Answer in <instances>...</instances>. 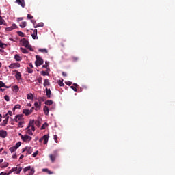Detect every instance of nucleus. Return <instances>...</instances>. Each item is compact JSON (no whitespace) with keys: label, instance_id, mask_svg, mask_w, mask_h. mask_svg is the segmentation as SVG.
Here are the masks:
<instances>
[{"label":"nucleus","instance_id":"obj_1","mask_svg":"<svg viewBox=\"0 0 175 175\" xmlns=\"http://www.w3.org/2000/svg\"><path fill=\"white\" fill-rule=\"evenodd\" d=\"M36 62L35 65L36 66L38 67L40 66V65H43V63L44 62L43 61V59L40 55H36Z\"/></svg>","mask_w":175,"mask_h":175},{"label":"nucleus","instance_id":"obj_2","mask_svg":"<svg viewBox=\"0 0 175 175\" xmlns=\"http://www.w3.org/2000/svg\"><path fill=\"white\" fill-rule=\"evenodd\" d=\"M24 115L23 114H18L15 116V118H14V121H16V122H21V121H24Z\"/></svg>","mask_w":175,"mask_h":175},{"label":"nucleus","instance_id":"obj_3","mask_svg":"<svg viewBox=\"0 0 175 175\" xmlns=\"http://www.w3.org/2000/svg\"><path fill=\"white\" fill-rule=\"evenodd\" d=\"M21 139L23 140V142H25V143H27L32 140V137L29 136L27 135H21Z\"/></svg>","mask_w":175,"mask_h":175},{"label":"nucleus","instance_id":"obj_4","mask_svg":"<svg viewBox=\"0 0 175 175\" xmlns=\"http://www.w3.org/2000/svg\"><path fill=\"white\" fill-rule=\"evenodd\" d=\"M27 151V155H31V153L33 152V149L31 147L27 146L23 149L22 152H25Z\"/></svg>","mask_w":175,"mask_h":175},{"label":"nucleus","instance_id":"obj_5","mask_svg":"<svg viewBox=\"0 0 175 175\" xmlns=\"http://www.w3.org/2000/svg\"><path fill=\"white\" fill-rule=\"evenodd\" d=\"M35 120H30L29 122L28 126L26 128V129H29V128L31 127V130L33 132H35Z\"/></svg>","mask_w":175,"mask_h":175},{"label":"nucleus","instance_id":"obj_6","mask_svg":"<svg viewBox=\"0 0 175 175\" xmlns=\"http://www.w3.org/2000/svg\"><path fill=\"white\" fill-rule=\"evenodd\" d=\"M8 67L10 69H16V68H20V63H12Z\"/></svg>","mask_w":175,"mask_h":175},{"label":"nucleus","instance_id":"obj_7","mask_svg":"<svg viewBox=\"0 0 175 175\" xmlns=\"http://www.w3.org/2000/svg\"><path fill=\"white\" fill-rule=\"evenodd\" d=\"M8 136V132L5 130H1L0 131V137H2V139H5Z\"/></svg>","mask_w":175,"mask_h":175},{"label":"nucleus","instance_id":"obj_8","mask_svg":"<svg viewBox=\"0 0 175 175\" xmlns=\"http://www.w3.org/2000/svg\"><path fill=\"white\" fill-rule=\"evenodd\" d=\"M16 3H18V5H20L21 8H25V1L24 0H16Z\"/></svg>","mask_w":175,"mask_h":175},{"label":"nucleus","instance_id":"obj_9","mask_svg":"<svg viewBox=\"0 0 175 175\" xmlns=\"http://www.w3.org/2000/svg\"><path fill=\"white\" fill-rule=\"evenodd\" d=\"M16 28H17V25L14 23L11 27H6L5 31H13V29H16Z\"/></svg>","mask_w":175,"mask_h":175},{"label":"nucleus","instance_id":"obj_10","mask_svg":"<svg viewBox=\"0 0 175 175\" xmlns=\"http://www.w3.org/2000/svg\"><path fill=\"white\" fill-rule=\"evenodd\" d=\"M21 42L23 44V46H24V47H27L28 45L29 44V42H28V40H27V39L25 38H23L21 40Z\"/></svg>","mask_w":175,"mask_h":175},{"label":"nucleus","instance_id":"obj_11","mask_svg":"<svg viewBox=\"0 0 175 175\" xmlns=\"http://www.w3.org/2000/svg\"><path fill=\"white\" fill-rule=\"evenodd\" d=\"M33 39H38V29H34L33 33L31 34Z\"/></svg>","mask_w":175,"mask_h":175},{"label":"nucleus","instance_id":"obj_12","mask_svg":"<svg viewBox=\"0 0 175 175\" xmlns=\"http://www.w3.org/2000/svg\"><path fill=\"white\" fill-rule=\"evenodd\" d=\"M23 113L25 116H29L30 114H32V111H29V109H23Z\"/></svg>","mask_w":175,"mask_h":175},{"label":"nucleus","instance_id":"obj_13","mask_svg":"<svg viewBox=\"0 0 175 175\" xmlns=\"http://www.w3.org/2000/svg\"><path fill=\"white\" fill-rule=\"evenodd\" d=\"M49 158L51 162L54 163V161H55V159L57 158V154H50Z\"/></svg>","mask_w":175,"mask_h":175},{"label":"nucleus","instance_id":"obj_14","mask_svg":"<svg viewBox=\"0 0 175 175\" xmlns=\"http://www.w3.org/2000/svg\"><path fill=\"white\" fill-rule=\"evenodd\" d=\"M9 122V116L5 117V119L3 121L2 126H6Z\"/></svg>","mask_w":175,"mask_h":175},{"label":"nucleus","instance_id":"obj_15","mask_svg":"<svg viewBox=\"0 0 175 175\" xmlns=\"http://www.w3.org/2000/svg\"><path fill=\"white\" fill-rule=\"evenodd\" d=\"M42 139L44 140V144H47V143H49V136H47V135H44Z\"/></svg>","mask_w":175,"mask_h":175},{"label":"nucleus","instance_id":"obj_16","mask_svg":"<svg viewBox=\"0 0 175 175\" xmlns=\"http://www.w3.org/2000/svg\"><path fill=\"white\" fill-rule=\"evenodd\" d=\"M16 75L15 77L16 79H17L18 80H21V73L17 70H16Z\"/></svg>","mask_w":175,"mask_h":175},{"label":"nucleus","instance_id":"obj_17","mask_svg":"<svg viewBox=\"0 0 175 175\" xmlns=\"http://www.w3.org/2000/svg\"><path fill=\"white\" fill-rule=\"evenodd\" d=\"M14 59H15V61L20 62V61H21V59H23V57H21L20 56V55L16 54V55H14Z\"/></svg>","mask_w":175,"mask_h":175},{"label":"nucleus","instance_id":"obj_18","mask_svg":"<svg viewBox=\"0 0 175 175\" xmlns=\"http://www.w3.org/2000/svg\"><path fill=\"white\" fill-rule=\"evenodd\" d=\"M43 110H44V115L49 116V107L44 106Z\"/></svg>","mask_w":175,"mask_h":175},{"label":"nucleus","instance_id":"obj_19","mask_svg":"<svg viewBox=\"0 0 175 175\" xmlns=\"http://www.w3.org/2000/svg\"><path fill=\"white\" fill-rule=\"evenodd\" d=\"M45 91H46L47 98H51V90L50 89L46 88Z\"/></svg>","mask_w":175,"mask_h":175},{"label":"nucleus","instance_id":"obj_20","mask_svg":"<svg viewBox=\"0 0 175 175\" xmlns=\"http://www.w3.org/2000/svg\"><path fill=\"white\" fill-rule=\"evenodd\" d=\"M38 51L40 53H45V54H47V53H49V51H47V49L44 48V49H39Z\"/></svg>","mask_w":175,"mask_h":175},{"label":"nucleus","instance_id":"obj_21","mask_svg":"<svg viewBox=\"0 0 175 175\" xmlns=\"http://www.w3.org/2000/svg\"><path fill=\"white\" fill-rule=\"evenodd\" d=\"M49 85H50V81H49V79H44V87H47Z\"/></svg>","mask_w":175,"mask_h":175},{"label":"nucleus","instance_id":"obj_22","mask_svg":"<svg viewBox=\"0 0 175 175\" xmlns=\"http://www.w3.org/2000/svg\"><path fill=\"white\" fill-rule=\"evenodd\" d=\"M19 27H21V28H25L27 27V22H25V21L22 22L19 25Z\"/></svg>","mask_w":175,"mask_h":175},{"label":"nucleus","instance_id":"obj_23","mask_svg":"<svg viewBox=\"0 0 175 175\" xmlns=\"http://www.w3.org/2000/svg\"><path fill=\"white\" fill-rule=\"evenodd\" d=\"M20 50L23 54H28V51L25 48L21 47Z\"/></svg>","mask_w":175,"mask_h":175},{"label":"nucleus","instance_id":"obj_24","mask_svg":"<svg viewBox=\"0 0 175 175\" xmlns=\"http://www.w3.org/2000/svg\"><path fill=\"white\" fill-rule=\"evenodd\" d=\"M58 83V85L60 86V87H64L65 85V84H64V80L62 79V81L61 80H59L57 81Z\"/></svg>","mask_w":175,"mask_h":175},{"label":"nucleus","instance_id":"obj_25","mask_svg":"<svg viewBox=\"0 0 175 175\" xmlns=\"http://www.w3.org/2000/svg\"><path fill=\"white\" fill-rule=\"evenodd\" d=\"M27 99L29 100H32V99H33V94H27Z\"/></svg>","mask_w":175,"mask_h":175},{"label":"nucleus","instance_id":"obj_26","mask_svg":"<svg viewBox=\"0 0 175 175\" xmlns=\"http://www.w3.org/2000/svg\"><path fill=\"white\" fill-rule=\"evenodd\" d=\"M7 46L8 45L6 44L2 43V41L0 40V47L1 49H5V48H6Z\"/></svg>","mask_w":175,"mask_h":175},{"label":"nucleus","instance_id":"obj_27","mask_svg":"<svg viewBox=\"0 0 175 175\" xmlns=\"http://www.w3.org/2000/svg\"><path fill=\"white\" fill-rule=\"evenodd\" d=\"M44 23H38L36 25V26H34V28H39V27H44Z\"/></svg>","mask_w":175,"mask_h":175},{"label":"nucleus","instance_id":"obj_28","mask_svg":"<svg viewBox=\"0 0 175 175\" xmlns=\"http://www.w3.org/2000/svg\"><path fill=\"white\" fill-rule=\"evenodd\" d=\"M48 125L49 124L46 122L44 123L40 128L41 131H43V129H46V127L48 126Z\"/></svg>","mask_w":175,"mask_h":175},{"label":"nucleus","instance_id":"obj_29","mask_svg":"<svg viewBox=\"0 0 175 175\" xmlns=\"http://www.w3.org/2000/svg\"><path fill=\"white\" fill-rule=\"evenodd\" d=\"M34 125H36V126H38V128H39V126H40V125H41L40 121H39V120L35 121Z\"/></svg>","mask_w":175,"mask_h":175},{"label":"nucleus","instance_id":"obj_30","mask_svg":"<svg viewBox=\"0 0 175 175\" xmlns=\"http://www.w3.org/2000/svg\"><path fill=\"white\" fill-rule=\"evenodd\" d=\"M17 149L14 147V146H12L11 148H9V150L10 151V152L13 153L14 152V151H16Z\"/></svg>","mask_w":175,"mask_h":175},{"label":"nucleus","instance_id":"obj_31","mask_svg":"<svg viewBox=\"0 0 175 175\" xmlns=\"http://www.w3.org/2000/svg\"><path fill=\"white\" fill-rule=\"evenodd\" d=\"M45 105H47L48 106H50V105H53V100H46L45 102Z\"/></svg>","mask_w":175,"mask_h":175},{"label":"nucleus","instance_id":"obj_32","mask_svg":"<svg viewBox=\"0 0 175 175\" xmlns=\"http://www.w3.org/2000/svg\"><path fill=\"white\" fill-rule=\"evenodd\" d=\"M8 166H9V163H5L4 164H2L1 167L2 169H5V167H8Z\"/></svg>","mask_w":175,"mask_h":175},{"label":"nucleus","instance_id":"obj_33","mask_svg":"<svg viewBox=\"0 0 175 175\" xmlns=\"http://www.w3.org/2000/svg\"><path fill=\"white\" fill-rule=\"evenodd\" d=\"M5 25V21L3 20V18H2V16H0V25Z\"/></svg>","mask_w":175,"mask_h":175},{"label":"nucleus","instance_id":"obj_34","mask_svg":"<svg viewBox=\"0 0 175 175\" xmlns=\"http://www.w3.org/2000/svg\"><path fill=\"white\" fill-rule=\"evenodd\" d=\"M20 146H21V142H18L16 144V145L14 147L17 150V148H18V147H20Z\"/></svg>","mask_w":175,"mask_h":175},{"label":"nucleus","instance_id":"obj_35","mask_svg":"<svg viewBox=\"0 0 175 175\" xmlns=\"http://www.w3.org/2000/svg\"><path fill=\"white\" fill-rule=\"evenodd\" d=\"M34 106L36 109H39L40 107V103L39 104V103L38 102H35L34 103Z\"/></svg>","mask_w":175,"mask_h":175},{"label":"nucleus","instance_id":"obj_36","mask_svg":"<svg viewBox=\"0 0 175 175\" xmlns=\"http://www.w3.org/2000/svg\"><path fill=\"white\" fill-rule=\"evenodd\" d=\"M28 170H31V166L26 167L23 169L24 173H25L26 172H28Z\"/></svg>","mask_w":175,"mask_h":175},{"label":"nucleus","instance_id":"obj_37","mask_svg":"<svg viewBox=\"0 0 175 175\" xmlns=\"http://www.w3.org/2000/svg\"><path fill=\"white\" fill-rule=\"evenodd\" d=\"M18 122L19 128H23L24 126H23V124H24V120H22L21 122Z\"/></svg>","mask_w":175,"mask_h":175},{"label":"nucleus","instance_id":"obj_38","mask_svg":"<svg viewBox=\"0 0 175 175\" xmlns=\"http://www.w3.org/2000/svg\"><path fill=\"white\" fill-rule=\"evenodd\" d=\"M17 33L18 34V36H21V38H24L25 34L22 31H17Z\"/></svg>","mask_w":175,"mask_h":175},{"label":"nucleus","instance_id":"obj_39","mask_svg":"<svg viewBox=\"0 0 175 175\" xmlns=\"http://www.w3.org/2000/svg\"><path fill=\"white\" fill-rule=\"evenodd\" d=\"M27 135H33V133H32V131H31L29 129H26Z\"/></svg>","mask_w":175,"mask_h":175},{"label":"nucleus","instance_id":"obj_40","mask_svg":"<svg viewBox=\"0 0 175 175\" xmlns=\"http://www.w3.org/2000/svg\"><path fill=\"white\" fill-rule=\"evenodd\" d=\"M21 170H23V168L21 167H19L18 168H17L16 174H20V172H21Z\"/></svg>","mask_w":175,"mask_h":175},{"label":"nucleus","instance_id":"obj_41","mask_svg":"<svg viewBox=\"0 0 175 175\" xmlns=\"http://www.w3.org/2000/svg\"><path fill=\"white\" fill-rule=\"evenodd\" d=\"M12 114H13V112H12V111H8L7 114H5V117H9V116H12Z\"/></svg>","mask_w":175,"mask_h":175},{"label":"nucleus","instance_id":"obj_42","mask_svg":"<svg viewBox=\"0 0 175 175\" xmlns=\"http://www.w3.org/2000/svg\"><path fill=\"white\" fill-rule=\"evenodd\" d=\"M26 49H28L29 50H30V51H33V49H32V46L31 45H27V46H26Z\"/></svg>","mask_w":175,"mask_h":175},{"label":"nucleus","instance_id":"obj_43","mask_svg":"<svg viewBox=\"0 0 175 175\" xmlns=\"http://www.w3.org/2000/svg\"><path fill=\"white\" fill-rule=\"evenodd\" d=\"M41 75H42V76H49V73L46 71H42Z\"/></svg>","mask_w":175,"mask_h":175},{"label":"nucleus","instance_id":"obj_44","mask_svg":"<svg viewBox=\"0 0 175 175\" xmlns=\"http://www.w3.org/2000/svg\"><path fill=\"white\" fill-rule=\"evenodd\" d=\"M4 99H5V100H6V102H9V100H10V98H9V96H8V95L4 96Z\"/></svg>","mask_w":175,"mask_h":175},{"label":"nucleus","instance_id":"obj_45","mask_svg":"<svg viewBox=\"0 0 175 175\" xmlns=\"http://www.w3.org/2000/svg\"><path fill=\"white\" fill-rule=\"evenodd\" d=\"M27 72H29V73H33V70H32V69L30 68L29 67H27Z\"/></svg>","mask_w":175,"mask_h":175},{"label":"nucleus","instance_id":"obj_46","mask_svg":"<svg viewBox=\"0 0 175 175\" xmlns=\"http://www.w3.org/2000/svg\"><path fill=\"white\" fill-rule=\"evenodd\" d=\"M39 154V151H36L34 153H33L32 156L33 158L36 157V156Z\"/></svg>","mask_w":175,"mask_h":175},{"label":"nucleus","instance_id":"obj_47","mask_svg":"<svg viewBox=\"0 0 175 175\" xmlns=\"http://www.w3.org/2000/svg\"><path fill=\"white\" fill-rule=\"evenodd\" d=\"M14 91H16V92H18V90H19L18 86V85H14Z\"/></svg>","mask_w":175,"mask_h":175},{"label":"nucleus","instance_id":"obj_48","mask_svg":"<svg viewBox=\"0 0 175 175\" xmlns=\"http://www.w3.org/2000/svg\"><path fill=\"white\" fill-rule=\"evenodd\" d=\"M54 140L55 143H58V136L54 135Z\"/></svg>","mask_w":175,"mask_h":175},{"label":"nucleus","instance_id":"obj_49","mask_svg":"<svg viewBox=\"0 0 175 175\" xmlns=\"http://www.w3.org/2000/svg\"><path fill=\"white\" fill-rule=\"evenodd\" d=\"M3 87H5V83L0 81V88H3Z\"/></svg>","mask_w":175,"mask_h":175},{"label":"nucleus","instance_id":"obj_50","mask_svg":"<svg viewBox=\"0 0 175 175\" xmlns=\"http://www.w3.org/2000/svg\"><path fill=\"white\" fill-rule=\"evenodd\" d=\"M70 88L72 90H73V91H75V92H77V88L75 87V86H71Z\"/></svg>","mask_w":175,"mask_h":175},{"label":"nucleus","instance_id":"obj_51","mask_svg":"<svg viewBox=\"0 0 175 175\" xmlns=\"http://www.w3.org/2000/svg\"><path fill=\"white\" fill-rule=\"evenodd\" d=\"M27 18H29V20H32V18H33V16L31 14H27Z\"/></svg>","mask_w":175,"mask_h":175},{"label":"nucleus","instance_id":"obj_52","mask_svg":"<svg viewBox=\"0 0 175 175\" xmlns=\"http://www.w3.org/2000/svg\"><path fill=\"white\" fill-rule=\"evenodd\" d=\"M42 77H40L37 79V81H38L39 84H42Z\"/></svg>","mask_w":175,"mask_h":175},{"label":"nucleus","instance_id":"obj_53","mask_svg":"<svg viewBox=\"0 0 175 175\" xmlns=\"http://www.w3.org/2000/svg\"><path fill=\"white\" fill-rule=\"evenodd\" d=\"M21 107V105L17 104L14 106V109H20Z\"/></svg>","mask_w":175,"mask_h":175},{"label":"nucleus","instance_id":"obj_54","mask_svg":"<svg viewBox=\"0 0 175 175\" xmlns=\"http://www.w3.org/2000/svg\"><path fill=\"white\" fill-rule=\"evenodd\" d=\"M33 173H35V170H33V169H31L29 173V175H33Z\"/></svg>","mask_w":175,"mask_h":175},{"label":"nucleus","instance_id":"obj_55","mask_svg":"<svg viewBox=\"0 0 175 175\" xmlns=\"http://www.w3.org/2000/svg\"><path fill=\"white\" fill-rule=\"evenodd\" d=\"M12 172H16V173L17 172V167H13L12 169H11Z\"/></svg>","mask_w":175,"mask_h":175},{"label":"nucleus","instance_id":"obj_56","mask_svg":"<svg viewBox=\"0 0 175 175\" xmlns=\"http://www.w3.org/2000/svg\"><path fill=\"white\" fill-rule=\"evenodd\" d=\"M72 60L75 61V62L79 61V57H73Z\"/></svg>","mask_w":175,"mask_h":175},{"label":"nucleus","instance_id":"obj_57","mask_svg":"<svg viewBox=\"0 0 175 175\" xmlns=\"http://www.w3.org/2000/svg\"><path fill=\"white\" fill-rule=\"evenodd\" d=\"M40 100H41L42 102H44V100H46V97H40Z\"/></svg>","mask_w":175,"mask_h":175},{"label":"nucleus","instance_id":"obj_58","mask_svg":"<svg viewBox=\"0 0 175 175\" xmlns=\"http://www.w3.org/2000/svg\"><path fill=\"white\" fill-rule=\"evenodd\" d=\"M46 173H48V174H54V172H53L50 171V170H48V172H47Z\"/></svg>","mask_w":175,"mask_h":175},{"label":"nucleus","instance_id":"obj_59","mask_svg":"<svg viewBox=\"0 0 175 175\" xmlns=\"http://www.w3.org/2000/svg\"><path fill=\"white\" fill-rule=\"evenodd\" d=\"M66 85H72V82L68 81V82H66Z\"/></svg>","mask_w":175,"mask_h":175},{"label":"nucleus","instance_id":"obj_60","mask_svg":"<svg viewBox=\"0 0 175 175\" xmlns=\"http://www.w3.org/2000/svg\"><path fill=\"white\" fill-rule=\"evenodd\" d=\"M42 68H45V69H48L49 66L46 65V64H44V65L42 66Z\"/></svg>","mask_w":175,"mask_h":175},{"label":"nucleus","instance_id":"obj_61","mask_svg":"<svg viewBox=\"0 0 175 175\" xmlns=\"http://www.w3.org/2000/svg\"><path fill=\"white\" fill-rule=\"evenodd\" d=\"M62 76H64V77H66V76H68V75H66V72H62Z\"/></svg>","mask_w":175,"mask_h":175},{"label":"nucleus","instance_id":"obj_62","mask_svg":"<svg viewBox=\"0 0 175 175\" xmlns=\"http://www.w3.org/2000/svg\"><path fill=\"white\" fill-rule=\"evenodd\" d=\"M0 175H8V173L2 172L0 173Z\"/></svg>","mask_w":175,"mask_h":175},{"label":"nucleus","instance_id":"obj_63","mask_svg":"<svg viewBox=\"0 0 175 175\" xmlns=\"http://www.w3.org/2000/svg\"><path fill=\"white\" fill-rule=\"evenodd\" d=\"M31 21L32 24H33V25H35V24H36V21L31 20Z\"/></svg>","mask_w":175,"mask_h":175},{"label":"nucleus","instance_id":"obj_64","mask_svg":"<svg viewBox=\"0 0 175 175\" xmlns=\"http://www.w3.org/2000/svg\"><path fill=\"white\" fill-rule=\"evenodd\" d=\"M48 171H49V169H47V168L42 169V172H46V173H47Z\"/></svg>","mask_w":175,"mask_h":175}]
</instances>
